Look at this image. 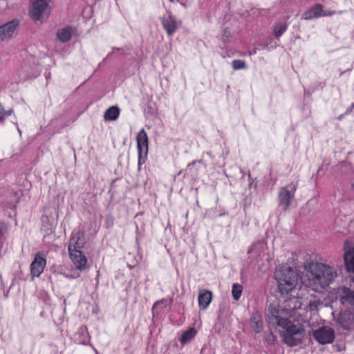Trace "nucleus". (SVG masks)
<instances>
[{"label":"nucleus","mask_w":354,"mask_h":354,"mask_svg":"<svg viewBox=\"0 0 354 354\" xmlns=\"http://www.w3.org/2000/svg\"><path fill=\"white\" fill-rule=\"evenodd\" d=\"M285 311L272 305L268 308L267 321L273 328L280 327L279 331L283 342L290 347L300 344L305 336L306 330L301 324H294L288 317L283 316Z\"/></svg>","instance_id":"1"},{"label":"nucleus","mask_w":354,"mask_h":354,"mask_svg":"<svg viewBox=\"0 0 354 354\" xmlns=\"http://www.w3.org/2000/svg\"><path fill=\"white\" fill-rule=\"evenodd\" d=\"M274 278L281 294H288L292 291L296 287L298 281L297 273L292 268L287 265L276 268Z\"/></svg>","instance_id":"2"},{"label":"nucleus","mask_w":354,"mask_h":354,"mask_svg":"<svg viewBox=\"0 0 354 354\" xmlns=\"http://www.w3.org/2000/svg\"><path fill=\"white\" fill-rule=\"evenodd\" d=\"M310 280L321 288L328 286L337 277L334 269L322 263H315L310 265Z\"/></svg>","instance_id":"3"},{"label":"nucleus","mask_w":354,"mask_h":354,"mask_svg":"<svg viewBox=\"0 0 354 354\" xmlns=\"http://www.w3.org/2000/svg\"><path fill=\"white\" fill-rule=\"evenodd\" d=\"M137 148L138 151V169H141V165L144 164L147 160L149 140L147 132L142 129L136 136Z\"/></svg>","instance_id":"4"},{"label":"nucleus","mask_w":354,"mask_h":354,"mask_svg":"<svg viewBox=\"0 0 354 354\" xmlns=\"http://www.w3.org/2000/svg\"><path fill=\"white\" fill-rule=\"evenodd\" d=\"M297 184L291 183L286 187H281L278 195V202L282 209L286 211L290 206L291 200L295 197Z\"/></svg>","instance_id":"5"},{"label":"nucleus","mask_w":354,"mask_h":354,"mask_svg":"<svg viewBox=\"0 0 354 354\" xmlns=\"http://www.w3.org/2000/svg\"><path fill=\"white\" fill-rule=\"evenodd\" d=\"M313 337L321 344H330L334 341V330L328 326H323L313 331Z\"/></svg>","instance_id":"6"},{"label":"nucleus","mask_w":354,"mask_h":354,"mask_svg":"<svg viewBox=\"0 0 354 354\" xmlns=\"http://www.w3.org/2000/svg\"><path fill=\"white\" fill-rule=\"evenodd\" d=\"M344 261L348 272L354 274V244L346 240L344 243Z\"/></svg>","instance_id":"7"},{"label":"nucleus","mask_w":354,"mask_h":354,"mask_svg":"<svg viewBox=\"0 0 354 354\" xmlns=\"http://www.w3.org/2000/svg\"><path fill=\"white\" fill-rule=\"evenodd\" d=\"M162 25L168 36H172L181 26V21L178 20L171 13L164 16L161 19Z\"/></svg>","instance_id":"8"},{"label":"nucleus","mask_w":354,"mask_h":354,"mask_svg":"<svg viewBox=\"0 0 354 354\" xmlns=\"http://www.w3.org/2000/svg\"><path fill=\"white\" fill-rule=\"evenodd\" d=\"M337 322L344 330H351L354 328V313L346 309L339 313L337 317Z\"/></svg>","instance_id":"9"},{"label":"nucleus","mask_w":354,"mask_h":354,"mask_svg":"<svg viewBox=\"0 0 354 354\" xmlns=\"http://www.w3.org/2000/svg\"><path fill=\"white\" fill-rule=\"evenodd\" d=\"M51 0H36L32 2L30 15L33 20L39 21L41 18L42 14L48 8V4Z\"/></svg>","instance_id":"10"},{"label":"nucleus","mask_w":354,"mask_h":354,"mask_svg":"<svg viewBox=\"0 0 354 354\" xmlns=\"http://www.w3.org/2000/svg\"><path fill=\"white\" fill-rule=\"evenodd\" d=\"M85 243V234L83 230H78L77 232H73L68 248V252L81 250V249L84 246Z\"/></svg>","instance_id":"11"},{"label":"nucleus","mask_w":354,"mask_h":354,"mask_svg":"<svg viewBox=\"0 0 354 354\" xmlns=\"http://www.w3.org/2000/svg\"><path fill=\"white\" fill-rule=\"evenodd\" d=\"M46 264V259L38 252L30 264V274L32 278L39 277L44 272Z\"/></svg>","instance_id":"12"},{"label":"nucleus","mask_w":354,"mask_h":354,"mask_svg":"<svg viewBox=\"0 0 354 354\" xmlns=\"http://www.w3.org/2000/svg\"><path fill=\"white\" fill-rule=\"evenodd\" d=\"M339 298L341 304H347L354 308V290L346 286L341 287Z\"/></svg>","instance_id":"13"},{"label":"nucleus","mask_w":354,"mask_h":354,"mask_svg":"<svg viewBox=\"0 0 354 354\" xmlns=\"http://www.w3.org/2000/svg\"><path fill=\"white\" fill-rule=\"evenodd\" d=\"M70 257L80 270H83L86 267L87 259L81 250H74L68 252Z\"/></svg>","instance_id":"14"},{"label":"nucleus","mask_w":354,"mask_h":354,"mask_svg":"<svg viewBox=\"0 0 354 354\" xmlns=\"http://www.w3.org/2000/svg\"><path fill=\"white\" fill-rule=\"evenodd\" d=\"M17 20H12L0 26V39L4 40L10 38L18 26Z\"/></svg>","instance_id":"15"},{"label":"nucleus","mask_w":354,"mask_h":354,"mask_svg":"<svg viewBox=\"0 0 354 354\" xmlns=\"http://www.w3.org/2000/svg\"><path fill=\"white\" fill-rule=\"evenodd\" d=\"M324 15L325 14L323 13V6L320 3H317L305 11L303 13L301 18L305 20H310Z\"/></svg>","instance_id":"16"},{"label":"nucleus","mask_w":354,"mask_h":354,"mask_svg":"<svg viewBox=\"0 0 354 354\" xmlns=\"http://www.w3.org/2000/svg\"><path fill=\"white\" fill-rule=\"evenodd\" d=\"M250 325L255 333H260L263 330V319L259 311L253 312L250 319Z\"/></svg>","instance_id":"17"},{"label":"nucleus","mask_w":354,"mask_h":354,"mask_svg":"<svg viewBox=\"0 0 354 354\" xmlns=\"http://www.w3.org/2000/svg\"><path fill=\"white\" fill-rule=\"evenodd\" d=\"M41 231L44 234V241H45L46 238L54 234V227L50 218L46 215H42L41 217Z\"/></svg>","instance_id":"18"},{"label":"nucleus","mask_w":354,"mask_h":354,"mask_svg":"<svg viewBox=\"0 0 354 354\" xmlns=\"http://www.w3.org/2000/svg\"><path fill=\"white\" fill-rule=\"evenodd\" d=\"M198 299L199 308L205 310L209 305L212 299V292L208 290H201L198 292Z\"/></svg>","instance_id":"19"},{"label":"nucleus","mask_w":354,"mask_h":354,"mask_svg":"<svg viewBox=\"0 0 354 354\" xmlns=\"http://www.w3.org/2000/svg\"><path fill=\"white\" fill-rule=\"evenodd\" d=\"M75 30V28L72 26L60 28L57 31V38L62 43L67 42L71 39L72 34Z\"/></svg>","instance_id":"20"},{"label":"nucleus","mask_w":354,"mask_h":354,"mask_svg":"<svg viewBox=\"0 0 354 354\" xmlns=\"http://www.w3.org/2000/svg\"><path fill=\"white\" fill-rule=\"evenodd\" d=\"M75 337L78 344L86 345L90 341V335L87 328L85 326H80L75 333Z\"/></svg>","instance_id":"21"},{"label":"nucleus","mask_w":354,"mask_h":354,"mask_svg":"<svg viewBox=\"0 0 354 354\" xmlns=\"http://www.w3.org/2000/svg\"><path fill=\"white\" fill-rule=\"evenodd\" d=\"M197 333V330L194 327L189 328L188 330L184 331L180 337L179 338V341L182 345L187 344L194 338Z\"/></svg>","instance_id":"22"},{"label":"nucleus","mask_w":354,"mask_h":354,"mask_svg":"<svg viewBox=\"0 0 354 354\" xmlns=\"http://www.w3.org/2000/svg\"><path fill=\"white\" fill-rule=\"evenodd\" d=\"M120 111V109L117 106H112L109 107L104 113V120H115L119 117Z\"/></svg>","instance_id":"23"},{"label":"nucleus","mask_w":354,"mask_h":354,"mask_svg":"<svg viewBox=\"0 0 354 354\" xmlns=\"http://www.w3.org/2000/svg\"><path fill=\"white\" fill-rule=\"evenodd\" d=\"M288 24L286 22L279 21L274 28V36L277 39L279 37L287 30Z\"/></svg>","instance_id":"24"},{"label":"nucleus","mask_w":354,"mask_h":354,"mask_svg":"<svg viewBox=\"0 0 354 354\" xmlns=\"http://www.w3.org/2000/svg\"><path fill=\"white\" fill-rule=\"evenodd\" d=\"M243 286L239 283H234L232 288V297L234 300L238 301L242 294Z\"/></svg>","instance_id":"25"},{"label":"nucleus","mask_w":354,"mask_h":354,"mask_svg":"<svg viewBox=\"0 0 354 354\" xmlns=\"http://www.w3.org/2000/svg\"><path fill=\"white\" fill-rule=\"evenodd\" d=\"M232 64L234 70L245 69L247 68L245 62L241 59L233 60Z\"/></svg>","instance_id":"26"},{"label":"nucleus","mask_w":354,"mask_h":354,"mask_svg":"<svg viewBox=\"0 0 354 354\" xmlns=\"http://www.w3.org/2000/svg\"><path fill=\"white\" fill-rule=\"evenodd\" d=\"M322 301L320 299H314L310 301L308 308L310 311H317L319 309V306L322 305Z\"/></svg>","instance_id":"27"},{"label":"nucleus","mask_w":354,"mask_h":354,"mask_svg":"<svg viewBox=\"0 0 354 354\" xmlns=\"http://www.w3.org/2000/svg\"><path fill=\"white\" fill-rule=\"evenodd\" d=\"M13 112V110L9 109L8 111H6L2 105H0V120L3 122L5 118L10 115Z\"/></svg>","instance_id":"28"},{"label":"nucleus","mask_w":354,"mask_h":354,"mask_svg":"<svg viewBox=\"0 0 354 354\" xmlns=\"http://www.w3.org/2000/svg\"><path fill=\"white\" fill-rule=\"evenodd\" d=\"M265 340L268 344L274 345L276 341V337L270 331L266 334Z\"/></svg>","instance_id":"29"},{"label":"nucleus","mask_w":354,"mask_h":354,"mask_svg":"<svg viewBox=\"0 0 354 354\" xmlns=\"http://www.w3.org/2000/svg\"><path fill=\"white\" fill-rule=\"evenodd\" d=\"M230 34H231V31L230 30V28H226L225 30H224V32H223V35L222 36V40L224 43H226L227 41H228V39L230 36Z\"/></svg>","instance_id":"30"},{"label":"nucleus","mask_w":354,"mask_h":354,"mask_svg":"<svg viewBox=\"0 0 354 354\" xmlns=\"http://www.w3.org/2000/svg\"><path fill=\"white\" fill-rule=\"evenodd\" d=\"M328 165H329L328 162H327L326 160L323 161V162H322V165L320 166L318 171H320L324 170V169H326L328 168Z\"/></svg>","instance_id":"31"},{"label":"nucleus","mask_w":354,"mask_h":354,"mask_svg":"<svg viewBox=\"0 0 354 354\" xmlns=\"http://www.w3.org/2000/svg\"><path fill=\"white\" fill-rule=\"evenodd\" d=\"M197 163V161L193 160L192 162H189L187 166L186 170H191L193 167L195 166V165Z\"/></svg>","instance_id":"32"},{"label":"nucleus","mask_w":354,"mask_h":354,"mask_svg":"<svg viewBox=\"0 0 354 354\" xmlns=\"http://www.w3.org/2000/svg\"><path fill=\"white\" fill-rule=\"evenodd\" d=\"M352 110H353V108H352L351 106H349V107L346 109V112H345V113H344V114H345V115H347V114L351 113L352 112Z\"/></svg>","instance_id":"33"},{"label":"nucleus","mask_w":354,"mask_h":354,"mask_svg":"<svg viewBox=\"0 0 354 354\" xmlns=\"http://www.w3.org/2000/svg\"><path fill=\"white\" fill-rule=\"evenodd\" d=\"M3 227H0V238H1L3 236Z\"/></svg>","instance_id":"34"},{"label":"nucleus","mask_w":354,"mask_h":354,"mask_svg":"<svg viewBox=\"0 0 354 354\" xmlns=\"http://www.w3.org/2000/svg\"><path fill=\"white\" fill-rule=\"evenodd\" d=\"M107 223L109 225L112 226L113 225V219H111L110 222L107 220Z\"/></svg>","instance_id":"35"},{"label":"nucleus","mask_w":354,"mask_h":354,"mask_svg":"<svg viewBox=\"0 0 354 354\" xmlns=\"http://www.w3.org/2000/svg\"><path fill=\"white\" fill-rule=\"evenodd\" d=\"M196 161H197V163H201V164H203L204 163V160L203 159H201V160H195Z\"/></svg>","instance_id":"36"},{"label":"nucleus","mask_w":354,"mask_h":354,"mask_svg":"<svg viewBox=\"0 0 354 354\" xmlns=\"http://www.w3.org/2000/svg\"><path fill=\"white\" fill-rule=\"evenodd\" d=\"M65 277H66V278H75V276H73V275H71V276H69V275H68V274H66V275H65Z\"/></svg>","instance_id":"37"},{"label":"nucleus","mask_w":354,"mask_h":354,"mask_svg":"<svg viewBox=\"0 0 354 354\" xmlns=\"http://www.w3.org/2000/svg\"><path fill=\"white\" fill-rule=\"evenodd\" d=\"M120 50V48H113V50Z\"/></svg>","instance_id":"38"},{"label":"nucleus","mask_w":354,"mask_h":354,"mask_svg":"<svg viewBox=\"0 0 354 354\" xmlns=\"http://www.w3.org/2000/svg\"><path fill=\"white\" fill-rule=\"evenodd\" d=\"M111 55H112V53H109V54L107 55V56H106V58H108V57H111Z\"/></svg>","instance_id":"39"},{"label":"nucleus","mask_w":354,"mask_h":354,"mask_svg":"<svg viewBox=\"0 0 354 354\" xmlns=\"http://www.w3.org/2000/svg\"><path fill=\"white\" fill-rule=\"evenodd\" d=\"M342 118H343V115H339V116L338 117V119H339V120H341Z\"/></svg>","instance_id":"40"},{"label":"nucleus","mask_w":354,"mask_h":354,"mask_svg":"<svg viewBox=\"0 0 354 354\" xmlns=\"http://www.w3.org/2000/svg\"><path fill=\"white\" fill-rule=\"evenodd\" d=\"M351 188H352L353 189H354V183H352V184H351Z\"/></svg>","instance_id":"41"},{"label":"nucleus","mask_w":354,"mask_h":354,"mask_svg":"<svg viewBox=\"0 0 354 354\" xmlns=\"http://www.w3.org/2000/svg\"><path fill=\"white\" fill-rule=\"evenodd\" d=\"M248 178H251V174H250V172L248 173Z\"/></svg>","instance_id":"42"},{"label":"nucleus","mask_w":354,"mask_h":354,"mask_svg":"<svg viewBox=\"0 0 354 354\" xmlns=\"http://www.w3.org/2000/svg\"><path fill=\"white\" fill-rule=\"evenodd\" d=\"M351 106L353 109L354 108V103H353Z\"/></svg>","instance_id":"43"}]
</instances>
